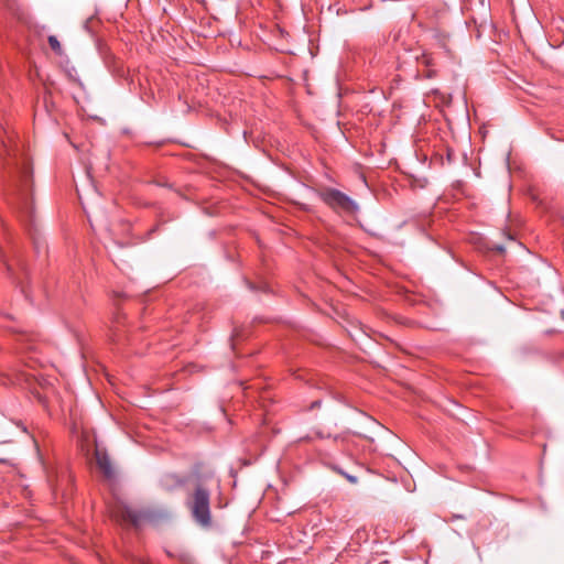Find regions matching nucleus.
Instances as JSON below:
<instances>
[{"mask_svg": "<svg viewBox=\"0 0 564 564\" xmlns=\"http://www.w3.org/2000/svg\"><path fill=\"white\" fill-rule=\"evenodd\" d=\"M490 249L499 253H503L506 251V248L502 245H494Z\"/></svg>", "mask_w": 564, "mask_h": 564, "instance_id": "11", "label": "nucleus"}, {"mask_svg": "<svg viewBox=\"0 0 564 564\" xmlns=\"http://www.w3.org/2000/svg\"><path fill=\"white\" fill-rule=\"evenodd\" d=\"M261 290H262V291H264V292H267V291H268V286H267V285H263V286L261 288Z\"/></svg>", "mask_w": 564, "mask_h": 564, "instance_id": "16", "label": "nucleus"}, {"mask_svg": "<svg viewBox=\"0 0 564 564\" xmlns=\"http://www.w3.org/2000/svg\"><path fill=\"white\" fill-rule=\"evenodd\" d=\"M188 480L192 484V489L187 494L185 506L196 524L209 529L213 525L212 494L214 490L220 489V479L210 466L196 463L193 465L188 478L175 473H167L161 477L160 487L172 492L184 487Z\"/></svg>", "mask_w": 564, "mask_h": 564, "instance_id": "1", "label": "nucleus"}, {"mask_svg": "<svg viewBox=\"0 0 564 564\" xmlns=\"http://www.w3.org/2000/svg\"><path fill=\"white\" fill-rule=\"evenodd\" d=\"M321 403H322V401H321V400H315V401H313V402L311 403V405H310V410H314V409L319 408V406H321Z\"/></svg>", "mask_w": 564, "mask_h": 564, "instance_id": "12", "label": "nucleus"}, {"mask_svg": "<svg viewBox=\"0 0 564 564\" xmlns=\"http://www.w3.org/2000/svg\"><path fill=\"white\" fill-rule=\"evenodd\" d=\"M424 15L426 26L434 30L436 36L440 35L442 45L445 46L444 40L446 39V35L440 33V31L437 30V25L441 24L443 18L446 15V10L444 8L427 7L424 10Z\"/></svg>", "mask_w": 564, "mask_h": 564, "instance_id": "5", "label": "nucleus"}, {"mask_svg": "<svg viewBox=\"0 0 564 564\" xmlns=\"http://www.w3.org/2000/svg\"><path fill=\"white\" fill-rule=\"evenodd\" d=\"M420 62L427 67L435 65L433 57L429 54H423L422 57L420 58Z\"/></svg>", "mask_w": 564, "mask_h": 564, "instance_id": "9", "label": "nucleus"}, {"mask_svg": "<svg viewBox=\"0 0 564 564\" xmlns=\"http://www.w3.org/2000/svg\"><path fill=\"white\" fill-rule=\"evenodd\" d=\"M166 554L182 564H193V556L188 551L182 549L167 550Z\"/></svg>", "mask_w": 564, "mask_h": 564, "instance_id": "7", "label": "nucleus"}, {"mask_svg": "<svg viewBox=\"0 0 564 564\" xmlns=\"http://www.w3.org/2000/svg\"><path fill=\"white\" fill-rule=\"evenodd\" d=\"M248 286H249L251 290H256L254 285H253L251 282H248Z\"/></svg>", "mask_w": 564, "mask_h": 564, "instance_id": "15", "label": "nucleus"}, {"mask_svg": "<svg viewBox=\"0 0 564 564\" xmlns=\"http://www.w3.org/2000/svg\"><path fill=\"white\" fill-rule=\"evenodd\" d=\"M96 462L106 478L111 479L115 476L110 457L106 452L96 451Z\"/></svg>", "mask_w": 564, "mask_h": 564, "instance_id": "6", "label": "nucleus"}, {"mask_svg": "<svg viewBox=\"0 0 564 564\" xmlns=\"http://www.w3.org/2000/svg\"><path fill=\"white\" fill-rule=\"evenodd\" d=\"M446 160H447L448 164H452L453 162H455V153L453 150H451V149L446 150Z\"/></svg>", "mask_w": 564, "mask_h": 564, "instance_id": "10", "label": "nucleus"}, {"mask_svg": "<svg viewBox=\"0 0 564 564\" xmlns=\"http://www.w3.org/2000/svg\"><path fill=\"white\" fill-rule=\"evenodd\" d=\"M113 518L120 524H131L140 529L145 523H154L159 514L150 508L134 509L127 505H120L113 510Z\"/></svg>", "mask_w": 564, "mask_h": 564, "instance_id": "4", "label": "nucleus"}, {"mask_svg": "<svg viewBox=\"0 0 564 564\" xmlns=\"http://www.w3.org/2000/svg\"><path fill=\"white\" fill-rule=\"evenodd\" d=\"M345 477L351 484H356L357 482V477L356 476H351V475L345 474Z\"/></svg>", "mask_w": 564, "mask_h": 564, "instance_id": "13", "label": "nucleus"}, {"mask_svg": "<svg viewBox=\"0 0 564 564\" xmlns=\"http://www.w3.org/2000/svg\"><path fill=\"white\" fill-rule=\"evenodd\" d=\"M6 161V165L12 176L14 186V205L18 217L29 229H35V210L32 195V166L30 160L24 155L17 153Z\"/></svg>", "mask_w": 564, "mask_h": 564, "instance_id": "2", "label": "nucleus"}, {"mask_svg": "<svg viewBox=\"0 0 564 564\" xmlns=\"http://www.w3.org/2000/svg\"><path fill=\"white\" fill-rule=\"evenodd\" d=\"M47 41L52 51H54L57 55L63 54L62 45L55 35H50Z\"/></svg>", "mask_w": 564, "mask_h": 564, "instance_id": "8", "label": "nucleus"}, {"mask_svg": "<svg viewBox=\"0 0 564 564\" xmlns=\"http://www.w3.org/2000/svg\"><path fill=\"white\" fill-rule=\"evenodd\" d=\"M503 235L507 237L509 241H516V238L512 236L510 231H503Z\"/></svg>", "mask_w": 564, "mask_h": 564, "instance_id": "14", "label": "nucleus"}, {"mask_svg": "<svg viewBox=\"0 0 564 564\" xmlns=\"http://www.w3.org/2000/svg\"><path fill=\"white\" fill-rule=\"evenodd\" d=\"M319 199L337 215H356L358 204L341 191L324 187L317 192Z\"/></svg>", "mask_w": 564, "mask_h": 564, "instance_id": "3", "label": "nucleus"}]
</instances>
